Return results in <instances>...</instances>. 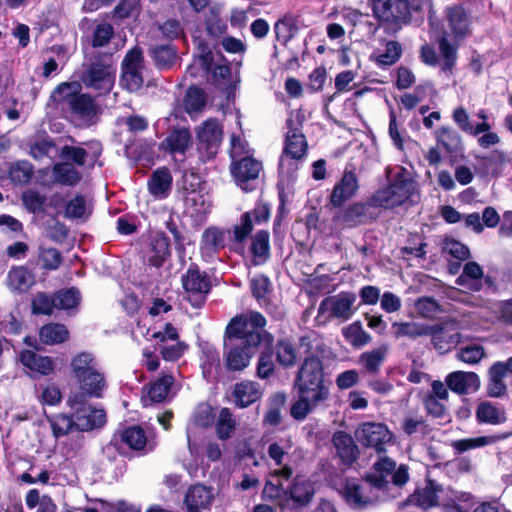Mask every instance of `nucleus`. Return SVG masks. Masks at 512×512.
<instances>
[{
  "label": "nucleus",
  "instance_id": "obj_1",
  "mask_svg": "<svg viewBox=\"0 0 512 512\" xmlns=\"http://www.w3.org/2000/svg\"><path fill=\"white\" fill-rule=\"evenodd\" d=\"M301 346L305 358L296 378L298 393H306L325 401L329 397V387L324 380L322 358L326 346L323 339L310 332L301 338Z\"/></svg>",
  "mask_w": 512,
  "mask_h": 512
},
{
  "label": "nucleus",
  "instance_id": "obj_2",
  "mask_svg": "<svg viewBox=\"0 0 512 512\" xmlns=\"http://www.w3.org/2000/svg\"><path fill=\"white\" fill-rule=\"evenodd\" d=\"M71 370L80 388L76 393H83L85 399L102 397L106 381L93 354L88 352L77 354L71 361Z\"/></svg>",
  "mask_w": 512,
  "mask_h": 512
},
{
  "label": "nucleus",
  "instance_id": "obj_3",
  "mask_svg": "<svg viewBox=\"0 0 512 512\" xmlns=\"http://www.w3.org/2000/svg\"><path fill=\"white\" fill-rule=\"evenodd\" d=\"M80 91L79 82L62 83L53 91L52 98L65 103L81 119L90 121L97 114V106L92 97Z\"/></svg>",
  "mask_w": 512,
  "mask_h": 512
},
{
  "label": "nucleus",
  "instance_id": "obj_4",
  "mask_svg": "<svg viewBox=\"0 0 512 512\" xmlns=\"http://www.w3.org/2000/svg\"><path fill=\"white\" fill-rule=\"evenodd\" d=\"M467 497L464 492H457L450 487L445 488L429 480L424 488L418 489L412 495V502L424 509L440 505L444 512H449L457 500L465 501Z\"/></svg>",
  "mask_w": 512,
  "mask_h": 512
},
{
  "label": "nucleus",
  "instance_id": "obj_5",
  "mask_svg": "<svg viewBox=\"0 0 512 512\" xmlns=\"http://www.w3.org/2000/svg\"><path fill=\"white\" fill-rule=\"evenodd\" d=\"M409 478V467L406 464L397 465L388 456L379 457L368 474V481L379 490L387 487L389 482L399 487L404 486Z\"/></svg>",
  "mask_w": 512,
  "mask_h": 512
},
{
  "label": "nucleus",
  "instance_id": "obj_6",
  "mask_svg": "<svg viewBox=\"0 0 512 512\" xmlns=\"http://www.w3.org/2000/svg\"><path fill=\"white\" fill-rule=\"evenodd\" d=\"M68 405L73 410L75 430L89 431L103 426L106 422L105 412L89 406L83 393H71Z\"/></svg>",
  "mask_w": 512,
  "mask_h": 512
},
{
  "label": "nucleus",
  "instance_id": "obj_7",
  "mask_svg": "<svg viewBox=\"0 0 512 512\" xmlns=\"http://www.w3.org/2000/svg\"><path fill=\"white\" fill-rule=\"evenodd\" d=\"M184 189L187 191L185 196L187 212L201 220L211 209V197L208 191L195 173L184 175Z\"/></svg>",
  "mask_w": 512,
  "mask_h": 512
},
{
  "label": "nucleus",
  "instance_id": "obj_8",
  "mask_svg": "<svg viewBox=\"0 0 512 512\" xmlns=\"http://www.w3.org/2000/svg\"><path fill=\"white\" fill-rule=\"evenodd\" d=\"M266 324L258 312H250L234 317L226 327L227 343L249 344L250 336L256 334L261 339L259 329Z\"/></svg>",
  "mask_w": 512,
  "mask_h": 512
},
{
  "label": "nucleus",
  "instance_id": "obj_9",
  "mask_svg": "<svg viewBox=\"0 0 512 512\" xmlns=\"http://www.w3.org/2000/svg\"><path fill=\"white\" fill-rule=\"evenodd\" d=\"M115 72L112 59L105 57L89 64L85 68L81 80L86 87L106 93L112 89L115 83Z\"/></svg>",
  "mask_w": 512,
  "mask_h": 512
},
{
  "label": "nucleus",
  "instance_id": "obj_10",
  "mask_svg": "<svg viewBox=\"0 0 512 512\" xmlns=\"http://www.w3.org/2000/svg\"><path fill=\"white\" fill-rule=\"evenodd\" d=\"M357 441L364 447L373 448L378 453L386 452L395 442L393 433L387 425L379 422H364L355 430Z\"/></svg>",
  "mask_w": 512,
  "mask_h": 512
},
{
  "label": "nucleus",
  "instance_id": "obj_11",
  "mask_svg": "<svg viewBox=\"0 0 512 512\" xmlns=\"http://www.w3.org/2000/svg\"><path fill=\"white\" fill-rule=\"evenodd\" d=\"M437 44L440 52L441 59H439L437 52L435 49L428 45L424 44L420 48V59L423 63L428 66H440L441 72L451 75L453 72V68L456 64L457 60V49L456 45H453L446 35H441L437 39Z\"/></svg>",
  "mask_w": 512,
  "mask_h": 512
},
{
  "label": "nucleus",
  "instance_id": "obj_12",
  "mask_svg": "<svg viewBox=\"0 0 512 512\" xmlns=\"http://www.w3.org/2000/svg\"><path fill=\"white\" fill-rule=\"evenodd\" d=\"M356 294L341 292L323 299L318 308V317L325 320L338 319L341 322L349 320L356 312Z\"/></svg>",
  "mask_w": 512,
  "mask_h": 512
},
{
  "label": "nucleus",
  "instance_id": "obj_13",
  "mask_svg": "<svg viewBox=\"0 0 512 512\" xmlns=\"http://www.w3.org/2000/svg\"><path fill=\"white\" fill-rule=\"evenodd\" d=\"M413 191V181L397 177L388 187L377 191L373 195L372 204L376 207L393 208L408 200Z\"/></svg>",
  "mask_w": 512,
  "mask_h": 512
},
{
  "label": "nucleus",
  "instance_id": "obj_14",
  "mask_svg": "<svg viewBox=\"0 0 512 512\" xmlns=\"http://www.w3.org/2000/svg\"><path fill=\"white\" fill-rule=\"evenodd\" d=\"M443 35L450 36L455 41L463 40L472 31V17L470 12L461 4L449 5L444 10Z\"/></svg>",
  "mask_w": 512,
  "mask_h": 512
},
{
  "label": "nucleus",
  "instance_id": "obj_15",
  "mask_svg": "<svg viewBox=\"0 0 512 512\" xmlns=\"http://www.w3.org/2000/svg\"><path fill=\"white\" fill-rule=\"evenodd\" d=\"M345 501L354 508H364L380 500L379 489L368 480L360 483L355 479H346L340 489Z\"/></svg>",
  "mask_w": 512,
  "mask_h": 512
},
{
  "label": "nucleus",
  "instance_id": "obj_16",
  "mask_svg": "<svg viewBox=\"0 0 512 512\" xmlns=\"http://www.w3.org/2000/svg\"><path fill=\"white\" fill-rule=\"evenodd\" d=\"M302 115L299 112H292L287 120L288 131L286 135L284 152L280 160L283 165L287 158L301 159L307 151L305 136L301 133Z\"/></svg>",
  "mask_w": 512,
  "mask_h": 512
},
{
  "label": "nucleus",
  "instance_id": "obj_17",
  "mask_svg": "<svg viewBox=\"0 0 512 512\" xmlns=\"http://www.w3.org/2000/svg\"><path fill=\"white\" fill-rule=\"evenodd\" d=\"M199 152L207 159L212 158L222 142L223 128L215 118L204 121L196 129Z\"/></svg>",
  "mask_w": 512,
  "mask_h": 512
},
{
  "label": "nucleus",
  "instance_id": "obj_18",
  "mask_svg": "<svg viewBox=\"0 0 512 512\" xmlns=\"http://www.w3.org/2000/svg\"><path fill=\"white\" fill-rule=\"evenodd\" d=\"M143 56L139 48L127 52L122 62L121 85L128 91H138L143 85Z\"/></svg>",
  "mask_w": 512,
  "mask_h": 512
},
{
  "label": "nucleus",
  "instance_id": "obj_19",
  "mask_svg": "<svg viewBox=\"0 0 512 512\" xmlns=\"http://www.w3.org/2000/svg\"><path fill=\"white\" fill-rule=\"evenodd\" d=\"M260 338L256 334L250 336L249 344L226 343L229 346L225 354V364L228 370L238 371L246 368L251 358L256 354Z\"/></svg>",
  "mask_w": 512,
  "mask_h": 512
},
{
  "label": "nucleus",
  "instance_id": "obj_20",
  "mask_svg": "<svg viewBox=\"0 0 512 512\" xmlns=\"http://www.w3.org/2000/svg\"><path fill=\"white\" fill-rule=\"evenodd\" d=\"M413 0H375L373 5L374 15L381 21L394 22L405 19L411 10L416 7Z\"/></svg>",
  "mask_w": 512,
  "mask_h": 512
},
{
  "label": "nucleus",
  "instance_id": "obj_21",
  "mask_svg": "<svg viewBox=\"0 0 512 512\" xmlns=\"http://www.w3.org/2000/svg\"><path fill=\"white\" fill-rule=\"evenodd\" d=\"M182 285L193 305H200L211 288L209 279L195 266H190L182 276Z\"/></svg>",
  "mask_w": 512,
  "mask_h": 512
},
{
  "label": "nucleus",
  "instance_id": "obj_22",
  "mask_svg": "<svg viewBox=\"0 0 512 512\" xmlns=\"http://www.w3.org/2000/svg\"><path fill=\"white\" fill-rule=\"evenodd\" d=\"M262 169V163L253 156L243 157L231 164V173L235 178L236 183L244 191H250L253 189L250 186V182L259 177Z\"/></svg>",
  "mask_w": 512,
  "mask_h": 512
},
{
  "label": "nucleus",
  "instance_id": "obj_23",
  "mask_svg": "<svg viewBox=\"0 0 512 512\" xmlns=\"http://www.w3.org/2000/svg\"><path fill=\"white\" fill-rule=\"evenodd\" d=\"M291 475L292 469L286 465L272 472L265 483L263 496L275 501L281 507H287L288 490L283 487V480L287 481Z\"/></svg>",
  "mask_w": 512,
  "mask_h": 512
},
{
  "label": "nucleus",
  "instance_id": "obj_24",
  "mask_svg": "<svg viewBox=\"0 0 512 512\" xmlns=\"http://www.w3.org/2000/svg\"><path fill=\"white\" fill-rule=\"evenodd\" d=\"M359 189L357 175L352 171L344 172L341 179L335 184L330 195V202L334 207H340L343 203L354 197Z\"/></svg>",
  "mask_w": 512,
  "mask_h": 512
},
{
  "label": "nucleus",
  "instance_id": "obj_25",
  "mask_svg": "<svg viewBox=\"0 0 512 512\" xmlns=\"http://www.w3.org/2000/svg\"><path fill=\"white\" fill-rule=\"evenodd\" d=\"M213 488L196 484L189 488L185 496L187 512H201L209 509L214 501Z\"/></svg>",
  "mask_w": 512,
  "mask_h": 512
},
{
  "label": "nucleus",
  "instance_id": "obj_26",
  "mask_svg": "<svg viewBox=\"0 0 512 512\" xmlns=\"http://www.w3.org/2000/svg\"><path fill=\"white\" fill-rule=\"evenodd\" d=\"M173 383L174 378L172 375H163L151 382L142 391L141 401L143 405L149 406L166 400L170 395Z\"/></svg>",
  "mask_w": 512,
  "mask_h": 512
},
{
  "label": "nucleus",
  "instance_id": "obj_27",
  "mask_svg": "<svg viewBox=\"0 0 512 512\" xmlns=\"http://www.w3.org/2000/svg\"><path fill=\"white\" fill-rule=\"evenodd\" d=\"M449 389L457 394L476 392L480 387V379L474 372L454 371L445 379Z\"/></svg>",
  "mask_w": 512,
  "mask_h": 512
},
{
  "label": "nucleus",
  "instance_id": "obj_28",
  "mask_svg": "<svg viewBox=\"0 0 512 512\" xmlns=\"http://www.w3.org/2000/svg\"><path fill=\"white\" fill-rule=\"evenodd\" d=\"M270 209L267 205H257L251 212L242 215L240 225L235 226L234 236L238 242L243 241L253 229V221L257 224L268 220Z\"/></svg>",
  "mask_w": 512,
  "mask_h": 512
},
{
  "label": "nucleus",
  "instance_id": "obj_29",
  "mask_svg": "<svg viewBox=\"0 0 512 512\" xmlns=\"http://www.w3.org/2000/svg\"><path fill=\"white\" fill-rule=\"evenodd\" d=\"M429 330L430 332L428 335L432 337L434 347L440 353L449 352L460 342V333L457 332L454 328L443 325H435L429 326Z\"/></svg>",
  "mask_w": 512,
  "mask_h": 512
},
{
  "label": "nucleus",
  "instance_id": "obj_30",
  "mask_svg": "<svg viewBox=\"0 0 512 512\" xmlns=\"http://www.w3.org/2000/svg\"><path fill=\"white\" fill-rule=\"evenodd\" d=\"M225 247V232L215 228H207L201 237L200 253L205 261H210Z\"/></svg>",
  "mask_w": 512,
  "mask_h": 512
},
{
  "label": "nucleus",
  "instance_id": "obj_31",
  "mask_svg": "<svg viewBox=\"0 0 512 512\" xmlns=\"http://www.w3.org/2000/svg\"><path fill=\"white\" fill-rule=\"evenodd\" d=\"M332 444L337 456L345 464L354 462L359 454L353 437L345 431H336L332 436Z\"/></svg>",
  "mask_w": 512,
  "mask_h": 512
},
{
  "label": "nucleus",
  "instance_id": "obj_32",
  "mask_svg": "<svg viewBox=\"0 0 512 512\" xmlns=\"http://www.w3.org/2000/svg\"><path fill=\"white\" fill-rule=\"evenodd\" d=\"M372 207H375L372 199L368 203H353L341 213L339 220L348 227H355L374 218Z\"/></svg>",
  "mask_w": 512,
  "mask_h": 512
},
{
  "label": "nucleus",
  "instance_id": "obj_33",
  "mask_svg": "<svg viewBox=\"0 0 512 512\" xmlns=\"http://www.w3.org/2000/svg\"><path fill=\"white\" fill-rule=\"evenodd\" d=\"M314 495L312 483L303 477H296L288 490L287 507H301L308 504Z\"/></svg>",
  "mask_w": 512,
  "mask_h": 512
},
{
  "label": "nucleus",
  "instance_id": "obj_34",
  "mask_svg": "<svg viewBox=\"0 0 512 512\" xmlns=\"http://www.w3.org/2000/svg\"><path fill=\"white\" fill-rule=\"evenodd\" d=\"M192 137L189 129H173L161 143V148L172 154H184L191 147Z\"/></svg>",
  "mask_w": 512,
  "mask_h": 512
},
{
  "label": "nucleus",
  "instance_id": "obj_35",
  "mask_svg": "<svg viewBox=\"0 0 512 512\" xmlns=\"http://www.w3.org/2000/svg\"><path fill=\"white\" fill-rule=\"evenodd\" d=\"M170 256V244L168 238L158 233L153 236L150 249L146 254L147 261L154 267H161Z\"/></svg>",
  "mask_w": 512,
  "mask_h": 512
},
{
  "label": "nucleus",
  "instance_id": "obj_36",
  "mask_svg": "<svg viewBox=\"0 0 512 512\" xmlns=\"http://www.w3.org/2000/svg\"><path fill=\"white\" fill-rule=\"evenodd\" d=\"M93 211L91 199L76 195L70 199L65 206V216L72 220L85 222L89 219Z\"/></svg>",
  "mask_w": 512,
  "mask_h": 512
},
{
  "label": "nucleus",
  "instance_id": "obj_37",
  "mask_svg": "<svg viewBox=\"0 0 512 512\" xmlns=\"http://www.w3.org/2000/svg\"><path fill=\"white\" fill-rule=\"evenodd\" d=\"M476 420L480 424L499 425L506 421V412L503 408L488 402H481L475 412Z\"/></svg>",
  "mask_w": 512,
  "mask_h": 512
},
{
  "label": "nucleus",
  "instance_id": "obj_38",
  "mask_svg": "<svg viewBox=\"0 0 512 512\" xmlns=\"http://www.w3.org/2000/svg\"><path fill=\"white\" fill-rule=\"evenodd\" d=\"M512 433L509 434H495V435H485L478 436L473 438H466L454 441L452 443V447L459 453L466 452L468 450H473L485 446L493 445L501 440L508 438Z\"/></svg>",
  "mask_w": 512,
  "mask_h": 512
},
{
  "label": "nucleus",
  "instance_id": "obj_39",
  "mask_svg": "<svg viewBox=\"0 0 512 512\" xmlns=\"http://www.w3.org/2000/svg\"><path fill=\"white\" fill-rule=\"evenodd\" d=\"M260 391L256 383L243 381L234 386L233 397L235 404L240 408H245L260 398Z\"/></svg>",
  "mask_w": 512,
  "mask_h": 512
},
{
  "label": "nucleus",
  "instance_id": "obj_40",
  "mask_svg": "<svg viewBox=\"0 0 512 512\" xmlns=\"http://www.w3.org/2000/svg\"><path fill=\"white\" fill-rule=\"evenodd\" d=\"M20 360L25 367L42 375H48L54 370V364L50 357L37 355L30 350L23 351Z\"/></svg>",
  "mask_w": 512,
  "mask_h": 512
},
{
  "label": "nucleus",
  "instance_id": "obj_41",
  "mask_svg": "<svg viewBox=\"0 0 512 512\" xmlns=\"http://www.w3.org/2000/svg\"><path fill=\"white\" fill-rule=\"evenodd\" d=\"M388 353V346L381 345L359 356V364L367 373L376 374L379 372Z\"/></svg>",
  "mask_w": 512,
  "mask_h": 512
},
{
  "label": "nucleus",
  "instance_id": "obj_42",
  "mask_svg": "<svg viewBox=\"0 0 512 512\" xmlns=\"http://www.w3.org/2000/svg\"><path fill=\"white\" fill-rule=\"evenodd\" d=\"M34 282V275L23 266L12 268L7 276V285L13 291L25 292Z\"/></svg>",
  "mask_w": 512,
  "mask_h": 512
},
{
  "label": "nucleus",
  "instance_id": "obj_43",
  "mask_svg": "<svg viewBox=\"0 0 512 512\" xmlns=\"http://www.w3.org/2000/svg\"><path fill=\"white\" fill-rule=\"evenodd\" d=\"M484 276L483 268L474 261H469L463 266L462 274L457 278L456 283L462 286H468L474 291L481 289L480 280Z\"/></svg>",
  "mask_w": 512,
  "mask_h": 512
},
{
  "label": "nucleus",
  "instance_id": "obj_44",
  "mask_svg": "<svg viewBox=\"0 0 512 512\" xmlns=\"http://www.w3.org/2000/svg\"><path fill=\"white\" fill-rule=\"evenodd\" d=\"M251 252L253 254V264H263L270 252L269 233L265 230L258 231L252 238Z\"/></svg>",
  "mask_w": 512,
  "mask_h": 512
},
{
  "label": "nucleus",
  "instance_id": "obj_45",
  "mask_svg": "<svg viewBox=\"0 0 512 512\" xmlns=\"http://www.w3.org/2000/svg\"><path fill=\"white\" fill-rule=\"evenodd\" d=\"M506 373L503 371L502 362L494 363L489 370L488 394L491 397H501L505 394L507 386L504 378Z\"/></svg>",
  "mask_w": 512,
  "mask_h": 512
},
{
  "label": "nucleus",
  "instance_id": "obj_46",
  "mask_svg": "<svg viewBox=\"0 0 512 512\" xmlns=\"http://www.w3.org/2000/svg\"><path fill=\"white\" fill-rule=\"evenodd\" d=\"M299 399L291 407V415L297 420H303L307 415L319 406L324 400L306 393H298Z\"/></svg>",
  "mask_w": 512,
  "mask_h": 512
},
{
  "label": "nucleus",
  "instance_id": "obj_47",
  "mask_svg": "<svg viewBox=\"0 0 512 512\" xmlns=\"http://www.w3.org/2000/svg\"><path fill=\"white\" fill-rule=\"evenodd\" d=\"M436 140L447 152H457L461 148L462 138L453 128L441 127L435 133Z\"/></svg>",
  "mask_w": 512,
  "mask_h": 512
},
{
  "label": "nucleus",
  "instance_id": "obj_48",
  "mask_svg": "<svg viewBox=\"0 0 512 512\" xmlns=\"http://www.w3.org/2000/svg\"><path fill=\"white\" fill-rule=\"evenodd\" d=\"M69 332L62 324L50 323L40 330V339L48 345L59 344L68 339Z\"/></svg>",
  "mask_w": 512,
  "mask_h": 512
},
{
  "label": "nucleus",
  "instance_id": "obj_49",
  "mask_svg": "<svg viewBox=\"0 0 512 512\" xmlns=\"http://www.w3.org/2000/svg\"><path fill=\"white\" fill-rule=\"evenodd\" d=\"M393 333L396 338L410 337L416 338L428 335L429 326L417 322H394L392 323Z\"/></svg>",
  "mask_w": 512,
  "mask_h": 512
},
{
  "label": "nucleus",
  "instance_id": "obj_50",
  "mask_svg": "<svg viewBox=\"0 0 512 512\" xmlns=\"http://www.w3.org/2000/svg\"><path fill=\"white\" fill-rule=\"evenodd\" d=\"M402 56V46L397 41H389L385 46V51L377 55L373 54L371 59L379 67H388L395 64Z\"/></svg>",
  "mask_w": 512,
  "mask_h": 512
},
{
  "label": "nucleus",
  "instance_id": "obj_51",
  "mask_svg": "<svg viewBox=\"0 0 512 512\" xmlns=\"http://www.w3.org/2000/svg\"><path fill=\"white\" fill-rule=\"evenodd\" d=\"M345 339L356 348L370 343L371 336L363 329L360 322L356 321L342 329Z\"/></svg>",
  "mask_w": 512,
  "mask_h": 512
},
{
  "label": "nucleus",
  "instance_id": "obj_52",
  "mask_svg": "<svg viewBox=\"0 0 512 512\" xmlns=\"http://www.w3.org/2000/svg\"><path fill=\"white\" fill-rule=\"evenodd\" d=\"M121 441L132 450H144L148 444L144 430L139 426H132L121 433Z\"/></svg>",
  "mask_w": 512,
  "mask_h": 512
},
{
  "label": "nucleus",
  "instance_id": "obj_53",
  "mask_svg": "<svg viewBox=\"0 0 512 512\" xmlns=\"http://www.w3.org/2000/svg\"><path fill=\"white\" fill-rule=\"evenodd\" d=\"M236 429V420L228 408H222L216 420V433L220 440L229 439Z\"/></svg>",
  "mask_w": 512,
  "mask_h": 512
},
{
  "label": "nucleus",
  "instance_id": "obj_54",
  "mask_svg": "<svg viewBox=\"0 0 512 512\" xmlns=\"http://www.w3.org/2000/svg\"><path fill=\"white\" fill-rule=\"evenodd\" d=\"M171 180V175L167 170L155 171L149 182L150 192L158 198L165 197L170 189Z\"/></svg>",
  "mask_w": 512,
  "mask_h": 512
},
{
  "label": "nucleus",
  "instance_id": "obj_55",
  "mask_svg": "<svg viewBox=\"0 0 512 512\" xmlns=\"http://www.w3.org/2000/svg\"><path fill=\"white\" fill-rule=\"evenodd\" d=\"M150 53L159 69H167L177 60L176 51L171 45L156 46L151 49Z\"/></svg>",
  "mask_w": 512,
  "mask_h": 512
},
{
  "label": "nucleus",
  "instance_id": "obj_56",
  "mask_svg": "<svg viewBox=\"0 0 512 512\" xmlns=\"http://www.w3.org/2000/svg\"><path fill=\"white\" fill-rule=\"evenodd\" d=\"M53 175L57 182L64 185H75L81 179L79 171L71 163L56 164L53 168Z\"/></svg>",
  "mask_w": 512,
  "mask_h": 512
},
{
  "label": "nucleus",
  "instance_id": "obj_57",
  "mask_svg": "<svg viewBox=\"0 0 512 512\" xmlns=\"http://www.w3.org/2000/svg\"><path fill=\"white\" fill-rule=\"evenodd\" d=\"M201 366L203 375L210 378L217 374L220 367V358L217 350L212 346H206L202 350Z\"/></svg>",
  "mask_w": 512,
  "mask_h": 512
},
{
  "label": "nucleus",
  "instance_id": "obj_58",
  "mask_svg": "<svg viewBox=\"0 0 512 512\" xmlns=\"http://www.w3.org/2000/svg\"><path fill=\"white\" fill-rule=\"evenodd\" d=\"M277 361L284 367L293 366L297 360V352L293 344L286 340H279L276 344Z\"/></svg>",
  "mask_w": 512,
  "mask_h": 512
},
{
  "label": "nucleus",
  "instance_id": "obj_59",
  "mask_svg": "<svg viewBox=\"0 0 512 512\" xmlns=\"http://www.w3.org/2000/svg\"><path fill=\"white\" fill-rule=\"evenodd\" d=\"M50 426L53 432V435L56 438L67 435L69 432L75 429V422L73 419V415L71 417L58 414L49 419Z\"/></svg>",
  "mask_w": 512,
  "mask_h": 512
},
{
  "label": "nucleus",
  "instance_id": "obj_60",
  "mask_svg": "<svg viewBox=\"0 0 512 512\" xmlns=\"http://www.w3.org/2000/svg\"><path fill=\"white\" fill-rule=\"evenodd\" d=\"M33 168L28 161H18L10 167V179L15 184H26L32 177Z\"/></svg>",
  "mask_w": 512,
  "mask_h": 512
},
{
  "label": "nucleus",
  "instance_id": "obj_61",
  "mask_svg": "<svg viewBox=\"0 0 512 512\" xmlns=\"http://www.w3.org/2000/svg\"><path fill=\"white\" fill-rule=\"evenodd\" d=\"M485 356L484 348L478 344H469L460 348L456 354L458 360L467 364H476Z\"/></svg>",
  "mask_w": 512,
  "mask_h": 512
},
{
  "label": "nucleus",
  "instance_id": "obj_62",
  "mask_svg": "<svg viewBox=\"0 0 512 512\" xmlns=\"http://www.w3.org/2000/svg\"><path fill=\"white\" fill-rule=\"evenodd\" d=\"M55 308L57 309H72L75 308L80 300L79 291L75 288L63 290L58 292L55 296Z\"/></svg>",
  "mask_w": 512,
  "mask_h": 512
},
{
  "label": "nucleus",
  "instance_id": "obj_63",
  "mask_svg": "<svg viewBox=\"0 0 512 512\" xmlns=\"http://www.w3.org/2000/svg\"><path fill=\"white\" fill-rule=\"evenodd\" d=\"M253 149L250 148L248 142L239 135L232 134L230 137V157L232 162L239 159L252 156Z\"/></svg>",
  "mask_w": 512,
  "mask_h": 512
},
{
  "label": "nucleus",
  "instance_id": "obj_64",
  "mask_svg": "<svg viewBox=\"0 0 512 512\" xmlns=\"http://www.w3.org/2000/svg\"><path fill=\"white\" fill-rule=\"evenodd\" d=\"M206 104V96L199 88H190L185 98V109L189 114L200 111Z\"/></svg>",
  "mask_w": 512,
  "mask_h": 512
}]
</instances>
